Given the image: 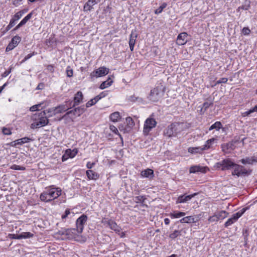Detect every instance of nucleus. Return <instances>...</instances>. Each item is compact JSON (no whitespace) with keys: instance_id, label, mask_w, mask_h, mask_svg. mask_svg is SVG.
Here are the masks:
<instances>
[{"instance_id":"obj_3","label":"nucleus","mask_w":257,"mask_h":257,"mask_svg":"<svg viewBox=\"0 0 257 257\" xmlns=\"http://www.w3.org/2000/svg\"><path fill=\"white\" fill-rule=\"evenodd\" d=\"M165 91V87L160 84L151 90L148 98L152 102H158L163 98Z\"/></svg>"},{"instance_id":"obj_4","label":"nucleus","mask_w":257,"mask_h":257,"mask_svg":"<svg viewBox=\"0 0 257 257\" xmlns=\"http://www.w3.org/2000/svg\"><path fill=\"white\" fill-rule=\"evenodd\" d=\"M70 104L67 105V104H62L60 105L55 108H52L49 109H47L48 112L50 114H49V116H52L53 115H55L57 113H62L68 110L69 108L72 107L71 104L72 103V101L69 100Z\"/></svg>"},{"instance_id":"obj_50","label":"nucleus","mask_w":257,"mask_h":257,"mask_svg":"<svg viewBox=\"0 0 257 257\" xmlns=\"http://www.w3.org/2000/svg\"><path fill=\"white\" fill-rule=\"evenodd\" d=\"M71 214L69 209H66L64 214L61 216L62 219H65L68 217L69 215Z\"/></svg>"},{"instance_id":"obj_27","label":"nucleus","mask_w":257,"mask_h":257,"mask_svg":"<svg viewBox=\"0 0 257 257\" xmlns=\"http://www.w3.org/2000/svg\"><path fill=\"white\" fill-rule=\"evenodd\" d=\"M186 215L185 212H180V211H174L172 213H171L169 214L170 217L171 218H178L183 216H184Z\"/></svg>"},{"instance_id":"obj_39","label":"nucleus","mask_w":257,"mask_h":257,"mask_svg":"<svg viewBox=\"0 0 257 257\" xmlns=\"http://www.w3.org/2000/svg\"><path fill=\"white\" fill-rule=\"evenodd\" d=\"M21 40V38L18 36H15L14 37L11 41V42L13 43L15 47L17 46Z\"/></svg>"},{"instance_id":"obj_45","label":"nucleus","mask_w":257,"mask_h":257,"mask_svg":"<svg viewBox=\"0 0 257 257\" xmlns=\"http://www.w3.org/2000/svg\"><path fill=\"white\" fill-rule=\"evenodd\" d=\"M247 209V207L243 208L241 209L240 210L238 211L237 212L235 213L236 216L239 218L240 216L242 215V214L245 212V211Z\"/></svg>"},{"instance_id":"obj_62","label":"nucleus","mask_w":257,"mask_h":257,"mask_svg":"<svg viewBox=\"0 0 257 257\" xmlns=\"http://www.w3.org/2000/svg\"><path fill=\"white\" fill-rule=\"evenodd\" d=\"M95 163H91L90 162H88L86 164V167L88 169H91L95 165Z\"/></svg>"},{"instance_id":"obj_48","label":"nucleus","mask_w":257,"mask_h":257,"mask_svg":"<svg viewBox=\"0 0 257 257\" xmlns=\"http://www.w3.org/2000/svg\"><path fill=\"white\" fill-rule=\"evenodd\" d=\"M70 158V156H69L68 152H67V149L65 151V153L63 155L62 157V161L65 162L67 160H68Z\"/></svg>"},{"instance_id":"obj_38","label":"nucleus","mask_w":257,"mask_h":257,"mask_svg":"<svg viewBox=\"0 0 257 257\" xmlns=\"http://www.w3.org/2000/svg\"><path fill=\"white\" fill-rule=\"evenodd\" d=\"M67 152H68L69 156H70V158H73L77 154L78 151L76 148L73 150L69 149H67Z\"/></svg>"},{"instance_id":"obj_41","label":"nucleus","mask_w":257,"mask_h":257,"mask_svg":"<svg viewBox=\"0 0 257 257\" xmlns=\"http://www.w3.org/2000/svg\"><path fill=\"white\" fill-rule=\"evenodd\" d=\"M112 220L109 219L108 218H103L101 220V223H102V224H103V225L104 226L109 227V226L111 223V222H112Z\"/></svg>"},{"instance_id":"obj_57","label":"nucleus","mask_w":257,"mask_h":257,"mask_svg":"<svg viewBox=\"0 0 257 257\" xmlns=\"http://www.w3.org/2000/svg\"><path fill=\"white\" fill-rule=\"evenodd\" d=\"M35 54V52H33L32 53H30V54H29L28 55H27L25 57V58L24 59V60L22 61V63H23L25 61H26L27 60H28V59H29L30 58H31L33 56H34V55Z\"/></svg>"},{"instance_id":"obj_47","label":"nucleus","mask_w":257,"mask_h":257,"mask_svg":"<svg viewBox=\"0 0 257 257\" xmlns=\"http://www.w3.org/2000/svg\"><path fill=\"white\" fill-rule=\"evenodd\" d=\"M42 104V103H39L38 104L33 105L30 108V110L31 111H35L36 110H39V108L41 106Z\"/></svg>"},{"instance_id":"obj_1","label":"nucleus","mask_w":257,"mask_h":257,"mask_svg":"<svg viewBox=\"0 0 257 257\" xmlns=\"http://www.w3.org/2000/svg\"><path fill=\"white\" fill-rule=\"evenodd\" d=\"M61 192L60 188L51 185L47 187L41 194L40 198L42 201L48 202L59 197L61 195Z\"/></svg>"},{"instance_id":"obj_15","label":"nucleus","mask_w":257,"mask_h":257,"mask_svg":"<svg viewBox=\"0 0 257 257\" xmlns=\"http://www.w3.org/2000/svg\"><path fill=\"white\" fill-rule=\"evenodd\" d=\"M137 38V34L136 31H132L130 35L129 46L131 51L134 50V46L136 43V39Z\"/></svg>"},{"instance_id":"obj_17","label":"nucleus","mask_w":257,"mask_h":257,"mask_svg":"<svg viewBox=\"0 0 257 257\" xmlns=\"http://www.w3.org/2000/svg\"><path fill=\"white\" fill-rule=\"evenodd\" d=\"M187 34L186 32L181 33L177 37V43L179 45H183L186 43Z\"/></svg>"},{"instance_id":"obj_19","label":"nucleus","mask_w":257,"mask_h":257,"mask_svg":"<svg viewBox=\"0 0 257 257\" xmlns=\"http://www.w3.org/2000/svg\"><path fill=\"white\" fill-rule=\"evenodd\" d=\"M33 15L32 12H31L27 15L21 22L20 23L14 28V30H17L24 25L26 23L32 18Z\"/></svg>"},{"instance_id":"obj_10","label":"nucleus","mask_w":257,"mask_h":257,"mask_svg":"<svg viewBox=\"0 0 257 257\" xmlns=\"http://www.w3.org/2000/svg\"><path fill=\"white\" fill-rule=\"evenodd\" d=\"M60 234L64 236L63 238L65 239H72L74 237L75 235V229H62L59 231Z\"/></svg>"},{"instance_id":"obj_52","label":"nucleus","mask_w":257,"mask_h":257,"mask_svg":"<svg viewBox=\"0 0 257 257\" xmlns=\"http://www.w3.org/2000/svg\"><path fill=\"white\" fill-rule=\"evenodd\" d=\"M3 133L5 135H10L12 134L10 128L4 127L2 130Z\"/></svg>"},{"instance_id":"obj_35","label":"nucleus","mask_w":257,"mask_h":257,"mask_svg":"<svg viewBox=\"0 0 257 257\" xmlns=\"http://www.w3.org/2000/svg\"><path fill=\"white\" fill-rule=\"evenodd\" d=\"M237 166H239V165L234 163V166H233L234 170L232 172V175L233 176H237L238 177L240 176V169L237 167Z\"/></svg>"},{"instance_id":"obj_60","label":"nucleus","mask_w":257,"mask_h":257,"mask_svg":"<svg viewBox=\"0 0 257 257\" xmlns=\"http://www.w3.org/2000/svg\"><path fill=\"white\" fill-rule=\"evenodd\" d=\"M110 129L112 132H114L116 134H117L118 133L117 128L113 125H110Z\"/></svg>"},{"instance_id":"obj_31","label":"nucleus","mask_w":257,"mask_h":257,"mask_svg":"<svg viewBox=\"0 0 257 257\" xmlns=\"http://www.w3.org/2000/svg\"><path fill=\"white\" fill-rule=\"evenodd\" d=\"M109 228L112 230H113L116 232H118L120 230V227H119L116 223V222L113 220L112 221V222H111Z\"/></svg>"},{"instance_id":"obj_43","label":"nucleus","mask_w":257,"mask_h":257,"mask_svg":"<svg viewBox=\"0 0 257 257\" xmlns=\"http://www.w3.org/2000/svg\"><path fill=\"white\" fill-rule=\"evenodd\" d=\"M21 239L22 238H30L33 236V234L30 232H23L21 234H20Z\"/></svg>"},{"instance_id":"obj_13","label":"nucleus","mask_w":257,"mask_h":257,"mask_svg":"<svg viewBox=\"0 0 257 257\" xmlns=\"http://www.w3.org/2000/svg\"><path fill=\"white\" fill-rule=\"evenodd\" d=\"M100 2V0H88L83 7L84 12L91 11L93 9V6Z\"/></svg>"},{"instance_id":"obj_23","label":"nucleus","mask_w":257,"mask_h":257,"mask_svg":"<svg viewBox=\"0 0 257 257\" xmlns=\"http://www.w3.org/2000/svg\"><path fill=\"white\" fill-rule=\"evenodd\" d=\"M203 147H190L188 148V152L192 154H201L203 151Z\"/></svg>"},{"instance_id":"obj_16","label":"nucleus","mask_w":257,"mask_h":257,"mask_svg":"<svg viewBox=\"0 0 257 257\" xmlns=\"http://www.w3.org/2000/svg\"><path fill=\"white\" fill-rule=\"evenodd\" d=\"M83 95L81 91H78L76 94L75 95L74 97V102L73 105H71L72 107H74L76 105H78L79 103H80L83 100Z\"/></svg>"},{"instance_id":"obj_24","label":"nucleus","mask_w":257,"mask_h":257,"mask_svg":"<svg viewBox=\"0 0 257 257\" xmlns=\"http://www.w3.org/2000/svg\"><path fill=\"white\" fill-rule=\"evenodd\" d=\"M216 140H217L215 138H211L210 139L208 140L207 141H206L205 144L202 146L203 149H204V150L205 151L212 148V144Z\"/></svg>"},{"instance_id":"obj_28","label":"nucleus","mask_w":257,"mask_h":257,"mask_svg":"<svg viewBox=\"0 0 257 257\" xmlns=\"http://www.w3.org/2000/svg\"><path fill=\"white\" fill-rule=\"evenodd\" d=\"M219 220H222L226 218L228 215V213L225 211L222 210L215 213Z\"/></svg>"},{"instance_id":"obj_5","label":"nucleus","mask_w":257,"mask_h":257,"mask_svg":"<svg viewBox=\"0 0 257 257\" xmlns=\"http://www.w3.org/2000/svg\"><path fill=\"white\" fill-rule=\"evenodd\" d=\"M233 166H234V163L230 159H224L215 164V167L222 171L230 170L233 168Z\"/></svg>"},{"instance_id":"obj_64","label":"nucleus","mask_w":257,"mask_h":257,"mask_svg":"<svg viewBox=\"0 0 257 257\" xmlns=\"http://www.w3.org/2000/svg\"><path fill=\"white\" fill-rule=\"evenodd\" d=\"M126 120L130 124H131V125L134 124V121L131 117H127L126 119Z\"/></svg>"},{"instance_id":"obj_20","label":"nucleus","mask_w":257,"mask_h":257,"mask_svg":"<svg viewBox=\"0 0 257 257\" xmlns=\"http://www.w3.org/2000/svg\"><path fill=\"white\" fill-rule=\"evenodd\" d=\"M86 176L89 180H97L99 175L92 170H88L86 172Z\"/></svg>"},{"instance_id":"obj_12","label":"nucleus","mask_w":257,"mask_h":257,"mask_svg":"<svg viewBox=\"0 0 257 257\" xmlns=\"http://www.w3.org/2000/svg\"><path fill=\"white\" fill-rule=\"evenodd\" d=\"M197 193H194L191 195H181L178 196L177 198L176 203V204H179V203H185L187 202L190 201L193 197H195Z\"/></svg>"},{"instance_id":"obj_36","label":"nucleus","mask_w":257,"mask_h":257,"mask_svg":"<svg viewBox=\"0 0 257 257\" xmlns=\"http://www.w3.org/2000/svg\"><path fill=\"white\" fill-rule=\"evenodd\" d=\"M237 167L240 169V176L247 175L251 172V170H247L244 167L241 165H239V166H237Z\"/></svg>"},{"instance_id":"obj_29","label":"nucleus","mask_w":257,"mask_h":257,"mask_svg":"<svg viewBox=\"0 0 257 257\" xmlns=\"http://www.w3.org/2000/svg\"><path fill=\"white\" fill-rule=\"evenodd\" d=\"M110 119L113 122L117 121L120 118L119 113L117 111L111 113L110 115Z\"/></svg>"},{"instance_id":"obj_63","label":"nucleus","mask_w":257,"mask_h":257,"mask_svg":"<svg viewBox=\"0 0 257 257\" xmlns=\"http://www.w3.org/2000/svg\"><path fill=\"white\" fill-rule=\"evenodd\" d=\"M11 69H10V70H8V71H6L2 74V76L3 77H6L8 76V75L11 73Z\"/></svg>"},{"instance_id":"obj_44","label":"nucleus","mask_w":257,"mask_h":257,"mask_svg":"<svg viewBox=\"0 0 257 257\" xmlns=\"http://www.w3.org/2000/svg\"><path fill=\"white\" fill-rule=\"evenodd\" d=\"M10 168L15 170H25V168L17 165H13Z\"/></svg>"},{"instance_id":"obj_54","label":"nucleus","mask_w":257,"mask_h":257,"mask_svg":"<svg viewBox=\"0 0 257 257\" xmlns=\"http://www.w3.org/2000/svg\"><path fill=\"white\" fill-rule=\"evenodd\" d=\"M15 47H16L15 46L10 42L6 48V51H9L12 50Z\"/></svg>"},{"instance_id":"obj_26","label":"nucleus","mask_w":257,"mask_h":257,"mask_svg":"<svg viewBox=\"0 0 257 257\" xmlns=\"http://www.w3.org/2000/svg\"><path fill=\"white\" fill-rule=\"evenodd\" d=\"M112 80L111 79L110 77H109L107 80L103 81L100 84L99 88L101 89H104L106 88H107L112 84Z\"/></svg>"},{"instance_id":"obj_34","label":"nucleus","mask_w":257,"mask_h":257,"mask_svg":"<svg viewBox=\"0 0 257 257\" xmlns=\"http://www.w3.org/2000/svg\"><path fill=\"white\" fill-rule=\"evenodd\" d=\"M26 12L27 10H26L20 11L17 13L16 14H15L13 18L17 21L19 19H20L23 16V15Z\"/></svg>"},{"instance_id":"obj_55","label":"nucleus","mask_w":257,"mask_h":257,"mask_svg":"<svg viewBox=\"0 0 257 257\" xmlns=\"http://www.w3.org/2000/svg\"><path fill=\"white\" fill-rule=\"evenodd\" d=\"M10 238L12 239H21V237L20 234H10Z\"/></svg>"},{"instance_id":"obj_14","label":"nucleus","mask_w":257,"mask_h":257,"mask_svg":"<svg viewBox=\"0 0 257 257\" xmlns=\"http://www.w3.org/2000/svg\"><path fill=\"white\" fill-rule=\"evenodd\" d=\"M208 170L207 167H202L200 166H193L190 167L189 170L190 173H195L197 172H201L205 173Z\"/></svg>"},{"instance_id":"obj_56","label":"nucleus","mask_w":257,"mask_h":257,"mask_svg":"<svg viewBox=\"0 0 257 257\" xmlns=\"http://www.w3.org/2000/svg\"><path fill=\"white\" fill-rule=\"evenodd\" d=\"M251 113H253V111L251 108L247 111L242 112L241 115L243 117H245V116H249V115Z\"/></svg>"},{"instance_id":"obj_33","label":"nucleus","mask_w":257,"mask_h":257,"mask_svg":"<svg viewBox=\"0 0 257 257\" xmlns=\"http://www.w3.org/2000/svg\"><path fill=\"white\" fill-rule=\"evenodd\" d=\"M222 125L220 121H216L214 124L211 125L210 127L209 128V131H211L213 129H215L216 131H218L220 128H221Z\"/></svg>"},{"instance_id":"obj_8","label":"nucleus","mask_w":257,"mask_h":257,"mask_svg":"<svg viewBox=\"0 0 257 257\" xmlns=\"http://www.w3.org/2000/svg\"><path fill=\"white\" fill-rule=\"evenodd\" d=\"M109 72V69L105 67H100L97 69L93 71L91 74V78L100 77L107 75Z\"/></svg>"},{"instance_id":"obj_40","label":"nucleus","mask_w":257,"mask_h":257,"mask_svg":"<svg viewBox=\"0 0 257 257\" xmlns=\"http://www.w3.org/2000/svg\"><path fill=\"white\" fill-rule=\"evenodd\" d=\"M98 101V100L96 99V97H95L91 99L86 103V107H89L96 104Z\"/></svg>"},{"instance_id":"obj_11","label":"nucleus","mask_w":257,"mask_h":257,"mask_svg":"<svg viewBox=\"0 0 257 257\" xmlns=\"http://www.w3.org/2000/svg\"><path fill=\"white\" fill-rule=\"evenodd\" d=\"M85 110L86 108L84 105L78 107L73 110L67 112L66 113L62 116V118H64L66 115H69L71 113H73L74 115L80 116L81 114L83 113Z\"/></svg>"},{"instance_id":"obj_7","label":"nucleus","mask_w":257,"mask_h":257,"mask_svg":"<svg viewBox=\"0 0 257 257\" xmlns=\"http://www.w3.org/2000/svg\"><path fill=\"white\" fill-rule=\"evenodd\" d=\"M178 123H172L168 125L164 131V135L168 137H175L178 133L177 126Z\"/></svg>"},{"instance_id":"obj_6","label":"nucleus","mask_w":257,"mask_h":257,"mask_svg":"<svg viewBox=\"0 0 257 257\" xmlns=\"http://www.w3.org/2000/svg\"><path fill=\"white\" fill-rule=\"evenodd\" d=\"M156 124L157 122L154 118L151 117L148 118L144 123V133L146 135L148 134L151 130L156 126Z\"/></svg>"},{"instance_id":"obj_53","label":"nucleus","mask_w":257,"mask_h":257,"mask_svg":"<svg viewBox=\"0 0 257 257\" xmlns=\"http://www.w3.org/2000/svg\"><path fill=\"white\" fill-rule=\"evenodd\" d=\"M242 33L244 35H248L250 33V30L248 28L244 27L242 30Z\"/></svg>"},{"instance_id":"obj_30","label":"nucleus","mask_w":257,"mask_h":257,"mask_svg":"<svg viewBox=\"0 0 257 257\" xmlns=\"http://www.w3.org/2000/svg\"><path fill=\"white\" fill-rule=\"evenodd\" d=\"M182 230H175L169 235V237L172 239L180 236L182 235Z\"/></svg>"},{"instance_id":"obj_37","label":"nucleus","mask_w":257,"mask_h":257,"mask_svg":"<svg viewBox=\"0 0 257 257\" xmlns=\"http://www.w3.org/2000/svg\"><path fill=\"white\" fill-rule=\"evenodd\" d=\"M167 6V3H163L157 9L155 10V14L157 15L161 14L164 9L166 8Z\"/></svg>"},{"instance_id":"obj_46","label":"nucleus","mask_w":257,"mask_h":257,"mask_svg":"<svg viewBox=\"0 0 257 257\" xmlns=\"http://www.w3.org/2000/svg\"><path fill=\"white\" fill-rule=\"evenodd\" d=\"M235 222V221L234 220L232 217H231L227 220V221L225 223L224 225L225 227H228L232 224Z\"/></svg>"},{"instance_id":"obj_2","label":"nucleus","mask_w":257,"mask_h":257,"mask_svg":"<svg viewBox=\"0 0 257 257\" xmlns=\"http://www.w3.org/2000/svg\"><path fill=\"white\" fill-rule=\"evenodd\" d=\"M49 113L48 110H45L40 113L34 114L31 116V120L33 122L31 124V128L35 129L40 128L47 125L49 123L46 114Z\"/></svg>"},{"instance_id":"obj_51","label":"nucleus","mask_w":257,"mask_h":257,"mask_svg":"<svg viewBox=\"0 0 257 257\" xmlns=\"http://www.w3.org/2000/svg\"><path fill=\"white\" fill-rule=\"evenodd\" d=\"M73 70L70 67H68L66 70V74L67 77H71L73 76Z\"/></svg>"},{"instance_id":"obj_61","label":"nucleus","mask_w":257,"mask_h":257,"mask_svg":"<svg viewBox=\"0 0 257 257\" xmlns=\"http://www.w3.org/2000/svg\"><path fill=\"white\" fill-rule=\"evenodd\" d=\"M44 83H40L36 87L37 90H42L44 88Z\"/></svg>"},{"instance_id":"obj_22","label":"nucleus","mask_w":257,"mask_h":257,"mask_svg":"<svg viewBox=\"0 0 257 257\" xmlns=\"http://www.w3.org/2000/svg\"><path fill=\"white\" fill-rule=\"evenodd\" d=\"M196 221H197V220H195V218L192 216H188L184 217L179 220V222L182 223H195V222H196Z\"/></svg>"},{"instance_id":"obj_21","label":"nucleus","mask_w":257,"mask_h":257,"mask_svg":"<svg viewBox=\"0 0 257 257\" xmlns=\"http://www.w3.org/2000/svg\"><path fill=\"white\" fill-rule=\"evenodd\" d=\"M141 175L143 177L151 179L154 177V171L151 169H147L142 171Z\"/></svg>"},{"instance_id":"obj_25","label":"nucleus","mask_w":257,"mask_h":257,"mask_svg":"<svg viewBox=\"0 0 257 257\" xmlns=\"http://www.w3.org/2000/svg\"><path fill=\"white\" fill-rule=\"evenodd\" d=\"M240 162L243 164H252L253 162H257V160L255 159L254 157H246L242 159Z\"/></svg>"},{"instance_id":"obj_42","label":"nucleus","mask_w":257,"mask_h":257,"mask_svg":"<svg viewBox=\"0 0 257 257\" xmlns=\"http://www.w3.org/2000/svg\"><path fill=\"white\" fill-rule=\"evenodd\" d=\"M108 94V91H102L99 94H98V95L96 96V99L98 100V101H99L100 99H101V98L105 97L106 96H107Z\"/></svg>"},{"instance_id":"obj_59","label":"nucleus","mask_w":257,"mask_h":257,"mask_svg":"<svg viewBox=\"0 0 257 257\" xmlns=\"http://www.w3.org/2000/svg\"><path fill=\"white\" fill-rule=\"evenodd\" d=\"M47 70L51 73H53L54 71V68L52 65H48L47 67Z\"/></svg>"},{"instance_id":"obj_32","label":"nucleus","mask_w":257,"mask_h":257,"mask_svg":"<svg viewBox=\"0 0 257 257\" xmlns=\"http://www.w3.org/2000/svg\"><path fill=\"white\" fill-rule=\"evenodd\" d=\"M146 199V198L145 196H136L134 198V200L135 202L138 203H142V206H145L144 204H143V203Z\"/></svg>"},{"instance_id":"obj_49","label":"nucleus","mask_w":257,"mask_h":257,"mask_svg":"<svg viewBox=\"0 0 257 257\" xmlns=\"http://www.w3.org/2000/svg\"><path fill=\"white\" fill-rule=\"evenodd\" d=\"M218 220H219L215 213H214V214L212 216L209 217V218H208V221L210 222H216Z\"/></svg>"},{"instance_id":"obj_58","label":"nucleus","mask_w":257,"mask_h":257,"mask_svg":"<svg viewBox=\"0 0 257 257\" xmlns=\"http://www.w3.org/2000/svg\"><path fill=\"white\" fill-rule=\"evenodd\" d=\"M212 104V102H205L203 104V107L204 108V111H205Z\"/></svg>"},{"instance_id":"obj_18","label":"nucleus","mask_w":257,"mask_h":257,"mask_svg":"<svg viewBox=\"0 0 257 257\" xmlns=\"http://www.w3.org/2000/svg\"><path fill=\"white\" fill-rule=\"evenodd\" d=\"M32 141V140L28 137H24L20 139H18L12 142V143L14 144L13 146H16L17 145H22L25 143H29Z\"/></svg>"},{"instance_id":"obj_9","label":"nucleus","mask_w":257,"mask_h":257,"mask_svg":"<svg viewBox=\"0 0 257 257\" xmlns=\"http://www.w3.org/2000/svg\"><path fill=\"white\" fill-rule=\"evenodd\" d=\"M87 217L83 214L80 216L76 221V229L78 233H81L83 230L84 225L86 222Z\"/></svg>"}]
</instances>
